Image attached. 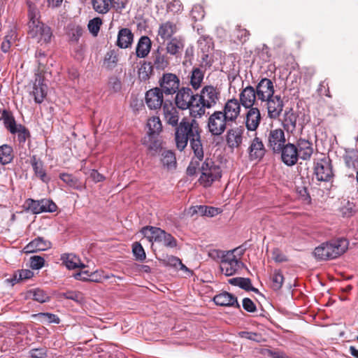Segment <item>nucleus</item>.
Masks as SVG:
<instances>
[{"mask_svg": "<svg viewBox=\"0 0 358 358\" xmlns=\"http://www.w3.org/2000/svg\"><path fill=\"white\" fill-rule=\"evenodd\" d=\"M201 132L202 130L197 121L194 119L190 121L187 117L182 119L180 124L175 131L177 149L183 151L189 141L190 148L194 152V157L187 169V174L189 176L196 173L200 162L203 159L204 152L201 141Z\"/></svg>", "mask_w": 358, "mask_h": 358, "instance_id": "obj_1", "label": "nucleus"}, {"mask_svg": "<svg viewBox=\"0 0 358 358\" xmlns=\"http://www.w3.org/2000/svg\"><path fill=\"white\" fill-rule=\"evenodd\" d=\"M348 244V241L344 238L332 239L316 247L313 254L317 261L335 259L345 252Z\"/></svg>", "mask_w": 358, "mask_h": 358, "instance_id": "obj_2", "label": "nucleus"}, {"mask_svg": "<svg viewBox=\"0 0 358 358\" xmlns=\"http://www.w3.org/2000/svg\"><path fill=\"white\" fill-rule=\"evenodd\" d=\"M176 105L181 110L189 109V115L193 117H201L205 113V109L199 106L202 99H198V94L193 91H176Z\"/></svg>", "mask_w": 358, "mask_h": 358, "instance_id": "obj_3", "label": "nucleus"}, {"mask_svg": "<svg viewBox=\"0 0 358 358\" xmlns=\"http://www.w3.org/2000/svg\"><path fill=\"white\" fill-rule=\"evenodd\" d=\"M140 232L147 238L150 242L162 243L164 246L169 248H176L178 245L177 240L169 233H167L161 228L145 226L143 227Z\"/></svg>", "mask_w": 358, "mask_h": 358, "instance_id": "obj_4", "label": "nucleus"}, {"mask_svg": "<svg viewBox=\"0 0 358 358\" xmlns=\"http://www.w3.org/2000/svg\"><path fill=\"white\" fill-rule=\"evenodd\" d=\"M199 170L201 176L199 182L204 187H210L214 182L222 178L221 167L210 158L204 160Z\"/></svg>", "mask_w": 358, "mask_h": 358, "instance_id": "obj_5", "label": "nucleus"}, {"mask_svg": "<svg viewBox=\"0 0 358 358\" xmlns=\"http://www.w3.org/2000/svg\"><path fill=\"white\" fill-rule=\"evenodd\" d=\"M28 34L32 38H36L37 42L41 44H47L50 43L53 36L51 28L43 23L41 21L28 22Z\"/></svg>", "mask_w": 358, "mask_h": 358, "instance_id": "obj_6", "label": "nucleus"}, {"mask_svg": "<svg viewBox=\"0 0 358 358\" xmlns=\"http://www.w3.org/2000/svg\"><path fill=\"white\" fill-rule=\"evenodd\" d=\"M314 174L317 180L320 182H332L334 177L331 161L324 157L314 162Z\"/></svg>", "mask_w": 358, "mask_h": 358, "instance_id": "obj_7", "label": "nucleus"}, {"mask_svg": "<svg viewBox=\"0 0 358 358\" xmlns=\"http://www.w3.org/2000/svg\"><path fill=\"white\" fill-rule=\"evenodd\" d=\"M227 117L223 115L222 111H215L208 120V128L213 136H220L222 134L227 127L231 125Z\"/></svg>", "mask_w": 358, "mask_h": 358, "instance_id": "obj_8", "label": "nucleus"}, {"mask_svg": "<svg viewBox=\"0 0 358 358\" xmlns=\"http://www.w3.org/2000/svg\"><path fill=\"white\" fill-rule=\"evenodd\" d=\"M287 143L285 130L280 128L271 129L267 135V146L276 154Z\"/></svg>", "mask_w": 358, "mask_h": 358, "instance_id": "obj_9", "label": "nucleus"}, {"mask_svg": "<svg viewBox=\"0 0 358 358\" xmlns=\"http://www.w3.org/2000/svg\"><path fill=\"white\" fill-rule=\"evenodd\" d=\"M268 92L266 99L268 115L269 117L275 119L279 117L283 108V101L280 94H275V91H264Z\"/></svg>", "mask_w": 358, "mask_h": 358, "instance_id": "obj_10", "label": "nucleus"}, {"mask_svg": "<svg viewBox=\"0 0 358 358\" xmlns=\"http://www.w3.org/2000/svg\"><path fill=\"white\" fill-rule=\"evenodd\" d=\"M276 154L280 155L281 161L287 166L296 164L299 159L296 143L287 142Z\"/></svg>", "mask_w": 358, "mask_h": 358, "instance_id": "obj_11", "label": "nucleus"}, {"mask_svg": "<svg viewBox=\"0 0 358 358\" xmlns=\"http://www.w3.org/2000/svg\"><path fill=\"white\" fill-rule=\"evenodd\" d=\"M176 91H146L145 99L148 107L150 110L160 108L164 103V93L166 94H175Z\"/></svg>", "mask_w": 358, "mask_h": 358, "instance_id": "obj_12", "label": "nucleus"}, {"mask_svg": "<svg viewBox=\"0 0 358 358\" xmlns=\"http://www.w3.org/2000/svg\"><path fill=\"white\" fill-rule=\"evenodd\" d=\"M151 59L152 61L148 63L151 64L153 69L157 71H164L170 64L167 53L164 52L161 46H158L157 49L152 52Z\"/></svg>", "mask_w": 358, "mask_h": 358, "instance_id": "obj_13", "label": "nucleus"}, {"mask_svg": "<svg viewBox=\"0 0 358 358\" xmlns=\"http://www.w3.org/2000/svg\"><path fill=\"white\" fill-rule=\"evenodd\" d=\"M160 88L155 87L151 90H190L189 87H182L180 88V79L174 73H164L159 80Z\"/></svg>", "mask_w": 358, "mask_h": 358, "instance_id": "obj_14", "label": "nucleus"}, {"mask_svg": "<svg viewBox=\"0 0 358 358\" xmlns=\"http://www.w3.org/2000/svg\"><path fill=\"white\" fill-rule=\"evenodd\" d=\"M243 264L241 261L236 259L233 254V251H231L229 254L227 255V257L222 259V262L220 264V269L225 275L231 276L236 273L240 269L241 265Z\"/></svg>", "mask_w": 358, "mask_h": 358, "instance_id": "obj_15", "label": "nucleus"}, {"mask_svg": "<svg viewBox=\"0 0 358 358\" xmlns=\"http://www.w3.org/2000/svg\"><path fill=\"white\" fill-rule=\"evenodd\" d=\"M244 128L242 126L229 129L226 134L225 139L227 146L234 150L241 146L243 141Z\"/></svg>", "mask_w": 358, "mask_h": 358, "instance_id": "obj_16", "label": "nucleus"}, {"mask_svg": "<svg viewBox=\"0 0 358 358\" xmlns=\"http://www.w3.org/2000/svg\"><path fill=\"white\" fill-rule=\"evenodd\" d=\"M266 152V149L262 139L255 136L248 148V155L250 161H261Z\"/></svg>", "mask_w": 358, "mask_h": 358, "instance_id": "obj_17", "label": "nucleus"}, {"mask_svg": "<svg viewBox=\"0 0 358 358\" xmlns=\"http://www.w3.org/2000/svg\"><path fill=\"white\" fill-rule=\"evenodd\" d=\"M163 112L166 122L173 127H176V130L180 124V122L178 124L179 113L178 109L171 101H165L163 105Z\"/></svg>", "mask_w": 358, "mask_h": 358, "instance_id": "obj_18", "label": "nucleus"}, {"mask_svg": "<svg viewBox=\"0 0 358 358\" xmlns=\"http://www.w3.org/2000/svg\"><path fill=\"white\" fill-rule=\"evenodd\" d=\"M298 155L299 159L303 161H308L310 159L313 154V143L306 138H299L296 141Z\"/></svg>", "mask_w": 358, "mask_h": 358, "instance_id": "obj_19", "label": "nucleus"}, {"mask_svg": "<svg viewBox=\"0 0 358 358\" xmlns=\"http://www.w3.org/2000/svg\"><path fill=\"white\" fill-rule=\"evenodd\" d=\"M241 110L240 103L236 99H229L224 106L223 115L231 123L236 122Z\"/></svg>", "mask_w": 358, "mask_h": 358, "instance_id": "obj_20", "label": "nucleus"}, {"mask_svg": "<svg viewBox=\"0 0 358 358\" xmlns=\"http://www.w3.org/2000/svg\"><path fill=\"white\" fill-rule=\"evenodd\" d=\"M256 94L259 99L262 101L265 99L264 91H241L240 94V105L241 104L245 108H253L256 100Z\"/></svg>", "mask_w": 358, "mask_h": 358, "instance_id": "obj_21", "label": "nucleus"}, {"mask_svg": "<svg viewBox=\"0 0 358 358\" xmlns=\"http://www.w3.org/2000/svg\"><path fill=\"white\" fill-rule=\"evenodd\" d=\"M142 144L147 147L152 157L163 150L162 141L159 138V136L146 135L142 140Z\"/></svg>", "mask_w": 358, "mask_h": 358, "instance_id": "obj_22", "label": "nucleus"}, {"mask_svg": "<svg viewBox=\"0 0 358 358\" xmlns=\"http://www.w3.org/2000/svg\"><path fill=\"white\" fill-rule=\"evenodd\" d=\"M214 303L220 306H231L240 308L237 298L227 292H222L213 297Z\"/></svg>", "mask_w": 358, "mask_h": 358, "instance_id": "obj_23", "label": "nucleus"}, {"mask_svg": "<svg viewBox=\"0 0 358 358\" xmlns=\"http://www.w3.org/2000/svg\"><path fill=\"white\" fill-rule=\"evenodd\" d=\"M52 247L50 241L45 239L43 237H37L29 242L24 248L25 252L34 253L38 251H45Z\"/></svg>", "mask_w": 358, "mask_h": 358, "instance_id": "obj_24", "label": "nucleus"}, {"mask_svg": "<svg viewBox=\"0 0 358 358\" xmlns=\"http://www.w3.org/2000/svg\"><path fill=\"white\" fill-rule=\"evenodd\" d=\"M30 163L34 172V175L43 182L48 183L50 178L47 176L43 162L41 159L37 158L36 155H32L31 157Z\"/></svg>", "mask_w": 358, "mask_h": 358, "instance_id": "obj_25", "label": "nucleus"}, {"mask_svg": "<svg viewBox=\"0 0 358 358\" xmlns=\"http://www.w3.org/2000/svg\"><path fill=\"white\" fill-rule=\"evenodd\" d=\"M261 121V114L257 108H250L245 117V127L249 131H255Z\"/></svg>", "mask_w": 358, "mask_h": 358, "instance_id": "obj_26", "label": "nucleus"}, {"mask_svg": "<svg viewBox=\"0 0 358 358\" xmlns=\"http://www.w3.org/2000/svg\"><path fill=\"white\" fill-rule=\"evenodd\" d=\"M298 115L292 108L289 110H285L282 121V124L284 130L287 133L293 134L296 129Z\"/></svg>", "mask_w": 358, "mask_h": 358, "instance_id": "obj_27", "label": "nucleus"}, {"mask_svg": "<svg viewBox=\"0 0 358 358\" xmlns=\"http://www.w3.org/2000/svg\"><path fill=\"white\" fill-rule=\"evenodd\" d=\"M200 96L198 95V99H202L201 102H199V106L209 108L214 106L219 99V91H200Z\"/></svg>", "mask_w": 358, "mask_h": 358, "instance_id": "obj_28", "label": "nucleus"}, {"mask_svg": "<svg viewBox=\"0 0 358 358\" xmlns=\"http://www.w3.org/2000/svg\"><path fill=\"white\" fill-rule=\"evenodd\" d=\"M134 41V34L129 28H122L119 30L117 46L120 48L125 49L130 47Z\"/></svg>", "mask_w": 358, "mask_h": 358, "instance_id": "obj_29", "label": "nucleus"}, {"mask_svg": "<svg viewBox=\"0 0 358 358\" xmlns=\"http://www.w3.org/2000/svg\"><path fill=\"white\" fill-rule=\"evenodd\" d=\"M178 31V27L176 23L167 21L159 25L158 29V36L164 42L166 40H170L173 36Z\"/></svg>", "mask_w": 358, "mask_h": 358, "instance_id": "obj_30", "label": "nucleus"}, {"mask_svg": "<svg viewBox=\"0 0 358 358\" xmlns=\"http://www.w3.org/2000/svg\"><path fill=\"white\" fill-rule=\"evenodd\" d=\"M152 42L147 36H141L136 45V54L139 58H145L150 52Z\"/></svg>", "mask_w": 358, "mask_h": 358, "instance_id": "obj_31", "label": "nucleus"}, {"mask_svg": "<svg viewBox=\"0 0 358 358\" xmlns=\"http://www.w3.org/2000/svg\"><path fill=\"white\" fill-rule=\"evenodd\" d=\"M185 46L184 40L180 37H173L169 40L166 46V53L178 56Z\"/></svg>", "mask_w": 358, "mask_h": 358, "instance_id": "obj_32", "label": "nucleus"}, {"mask_svg": "<svg viewBox=\"0 0 358 358\" xmlns=\"http://www.w3.org/2000/svg\"><path fill=\"white\" fill-rule=\"evenodd\" d=\"M59 178L62 180L69 188L81 191L83 189V182L79 178L71 173H61Z\"/></svg>", "mask_w": 358, "mask_h": 358, "instance_id": "obj_33", "label": "nucleus"}, {"mask_svg": "<svg viewBox=\"0 0 358 358\" xmlns=\"http://www.w3.org/2000/svg\"><path fill=\"white\" fill-rule=\"evenodd\" d=\"M14 157V151L11 145L8 144L0 145V164H10L13 161Z\"/></svg>", "mask_w": 358, "mask_h": 358, "instance_id": "obj_34", "label": "nucleus"}, {"mask_svg": "<svg viewBox=\"0 0 358 358\" xmlns=\"http://www.w3.org/2000/svg\"><path fill=\"white\" fill-rule=\"evenodd\" d=\"M161 162L168 169L176 167V157L174 152L169 150H163L161 152Z\"/></svg>", "mask_w": 358, "mask_h": 358, "instance_id": "obj_35", "label": "nucleus"}, {"mask_svg": "<svg viewBox=\"0 0 358 358\" xmlns=\"http://www.w3.org/2000/svg\"><path fill=\"white\" fill-rule=\"evenodd\" d=\"M27 296L41 303L50 301V296L48 294L40 288L29 289L27 292Z\"/></svg>", "mask_w": 358, "mask_h": 358, "instance_id": "obj_36", "label": "nucleus"}, {"mask_svg": "<svg viewBox=\"0 0 358 358\" xmlns=\"http://www.w3.org/2000/svg\"><path fill=\"white\" fill-rule=\"evenodd\" d=\"M1 119L3 120L5 127L8 129L11 134H15L17 132L18 125L16 124L15 120L10 111L3 110Z\"/></svg>", "mask_w": 358, "mask_h": 358, "instance_id": "obj_37", "label": "nucleus"}, {"mask_svg": "<svg viewBox=\"0 0 358 358\" xmlns=\"http://www.w3.org/2000/svg\"><path fill=\"white\" fill-rule=\"evenodd\" d=\"M61 260L69 269L84 268L85 266V264L81 263L80 259L75 255L63 254L61 256Z\"/></svg>", "mask_w": 358, "mask_h": 358, "instance_id": "obj_38", "label": "nucleus"}, {"mask_svg": "<svg viewBox=\"0 0 358 358\" xmlns=\"http://www.w3.org/2000/svg\"><path fill=\"white\" fill-rule=\"evenodd\" d=\"M222 210L219 208L208 206H196L193 208V213H198L201 216L213 217L220 214Z\"/></svg>", "mask_w": 358, "mask_h": 358, "instance_id": "obj_39", "label": "nucleus"}, {"mask_svg": "<svg viewBox=\"0 0 358 358\" xmlns=\"http://www.w3.org/2000/svg\"><path fill=\"white\" fill-rule=\"evenodd\" d=\"M345 164L347 167L358 169V151L354 149L345 151L343 155Z\"/></svg>", "mask_w": 358, "mask_h": 358, "instance_id": "obj_40", "label": "nucleus"}, {"mask_svg": "<svg viewBox=\"0 0 358 358\" xmlns=\"http://www.w3.org/2000/svg\"><path fill=\"white\" fill-rule=\"evenodd\" d=\"M148 131L146 135L159 136L162 130V124L159 117H152L148 119L147 122Z\"/></svg>", "mask_w": 358, "mask_h": 358, "instance_id": "obj_41", "label": "nucleus"}, {"mask_svg": "<svg viewBox=\"0 0 358 358\" xmlns=\"http://www.w3.org/2000/svg\"><path fill=\"white\" fill-rule=\"evenodd\" d=\"M198 46L203 54V60L207 59L208 55L206 52H208L210 49L213 48L212 38L208 36H201L198 40Z\"/></svg>", "mask_w": 358, "mask_h": 358, "instance_id": "obj_42", "label": "nucleus"}, {"mask_svg": "<svg viewBox=\"0 0 358 358\" xmlns=\"http://www.w3.org/2000/svg\"><path fill=\"white\" fill-rule=\"evenodd\" d=\"M203 72L199 68H194L190 76V85L194 90H198L203 80Z\"/></svg>", "mask_w": 358, "mask_h": 358, "instance_id": "obj_43", "label": "nucleus"}, {"mask_svg": "<svg viewBox=\"0 0 358 358\" xmlns=\"http://www.w3.org/2000/svg\"><path fill=\"white\" fill-rule=\"evenodd\" d=\"M93 9L100 13H107L111 6V0H92Z\"/></svg>", "mask_w": 358, "mask_h": 358, "instance_id": "obj_44", "label": "nucleus"}, {"mask_svg": "<svg viewBox=\"0 0 358 358\" xmlns=\"http://www.w3.org/2000/svg\"><path fill=\"white\" fill-rule=\"evenodd\" d=\"M27 5L28 6V22H40L41 13L37 6L30 0L27 1Z\"/></svg>", "mask_w": 358, "mask_h": 358, "instance_id": "obj_45", "label": "nucleus"}, {"mask_svg": "<svg viewBox=\"0 0 358 358\" xmlns=\"http://www.w3.org/2000/svg\"><path fill=\"white\" fill-rule=\"evenodd\" d=\"M271 287L273 290L278 291L281 289L284 276L280 270H275L271 275Z\"/></svg>", "mask_w": 358, "mask_h": 358, "instance_id": "obj_46", "label": "nucleus"}, {"mask_svg": "<svg viewBox=\"0 0 358 358\" xmlns=\"http://www.w3.org/2000/svg\"><path fill=\"white\" fill-rule=\"evenodd\" d=\"M57 206L51 199H43L40 200V213H54L57 210Z\"/></svg>", "mask_w": 358, "mask_h": 358, "instance_id": "obj_47", "label": "nucleus"}, {"mask_svg": "<svg viewBox=\"0 0 358 358\" xmlns=\"http://www.w3.org/2000/svg\"><path fill=\"white\" fill-rule=\"evenodd\" d=\"M49 80L45 77L44 73H38L35 74V79L33 84V90H45L48 88Z\"/></svg>", "mask_w": 358, "mask_h": 358, "instance_id": "obj_48", "label": "nucleus"}, {"mask_svg": "<svg viewBox=\"0 0 358 358\" xmlns=\"http://www.w3.org/2000/svg\"><path fill=\"white\" fill-rule=\"evenodd\" d=\"M24 210L31 212L33 214L40 213V200H34L33 199H27L24 204Z\"/></svg>", "mask_w": 358, "mask_h": 358, "instance_id": "obj_49", "label": "nucleus"}, {"mask_svg": "<svg viewBox=\"0 0 358 358\" xmlns=\"http://www.w3.org/2000/svg\"><path fill=\"white\" fill-rule=\"evenodd\" d=\"M117 61L118 55L115 50H111L106 53L104 64L108 69H113L117 65Z\"/></svg>", "mask_w": 358, "mask_h": 358, "instance_id": "obj_50", "label": "nucleus"}, {"mask_svg": "<svg viewBox=\"0 0 358 358\" xmlns=\"http://www.w3.org/2000/svg\"><path fill=\"white\" fill-rule=\"evenodd\" d=\"M17 139L20 146L23 147L26 141L30 138L31 134L27 128L24 125L18 124Z\"/></svg>", "mask_w": 358, "mask_h": 358, "instance_id": "obj_51", "label": "nucleus"}, {"mask_svg": "<svg viewBox=\"0 0 358 358\" xmlns=\"http://www.w3.org/2000/svg\"><path fill=\"white\" fill-rule=\"evenodd\" d=\"M34 317L41 319V322L47 321L48 323L59 324L60 319L57 315L50 313H39L32 315Z\"/></svg>", "mask_w": 358, "mask_h": 358, "instance_id": "obj_52", "label": "nucleus"}, {"mask_svg": "<svg viewBox=\"0 0 358 358\" xmlns=\"http://www.w3.org/2000/svg\"><path fill=\"white\" fill-rule=\"evenodd\" d=\"M132 252L136 260L143 262L146 258L145 250L142 245L138 242H135L132 245Z\"/></svg>", "mask_w": 358, "mask_h": 358, "instance_id": "obj_53", "label": "nucleus"}, {"mask_svg": "<svg viewBox=\"0 0 358 358\" xmlns=\"http://www.w3.org/2000/svg\"><path fill=\"white\" fill-rule=\"evenodd\" d=\"M228 282L232 285L238 286L247 291L249 285H250L251 280L248 278L236 277L229 279Z\"/></svg>", "mask_w": 358, "mask_h": 358, "instance_id": "obj_54", "label": "nucleus"}, {"mask_svg": "<svg viewBox=\"0 0 358 358\" xmlns=\"http://www.w3.org/2000/svg\"><path fill=\"white\" fill-rule=\"evenodd\" d=\"M153 71L151 64L149 63L145 62L138 71V78L141 80L146 81L150 78V76L151 75Z\"/></svg>", "mask_w": 358, "mask_h": 358, "instance_id": "obj_55", "label": "nucleus"}, {"mask_svg": "<svg viewBox=\"0 0 358 358\" xmlns=\"http://www.w3.org/2000/svg\"><path fill=\"white\" fill-rule=\"evenodd\" d=\"M102 24V20L99 17H94L89 21L87 24L90 32L94 36H96L99 32L101 25Z\"/></svg>", "mask_w": 358, "mask_h": 358, "instance_id": "obj_56", "label": "nucleus"}, {"mask_svg": "<svg viewBox=\"0 0 358 358\" xmlns=\"http://www.w3.org/2000/svg\"><path fill=\"white\" fill-rule=\"evenodd\" d=\"M62 296L64 298L73 300L79 304L82 303L84 300L83 294L77 291H67L63 293Z\"/></svg>", "mask_w": 358, "mask_h": 358, "instance_id": "obj_57", "label": "nucleus"}, {"mask_svg": "<svg viewBox=\"0 0 358 358\" xmlns=\"http://www.w3.org/2000/svg\"><path fill=\"white\" fill-rule=\"evenodd\" d=\"M83 29L80 25L73 26L69 31V36L70 41L72 42L77 43L80 36L83 35Z\"/></svg>", "mask_w": 358, "mask_h": 358, "instance_id": "obj_58", "label": "nucleus"}, {"mask_svg": "<svg viewBox=\"0 0 358 358\" xmlns=\"http://www.w3.org/2000/svg\"><path fill=\"white\" fill-rule=\"evenodd\" d=\"M231 251L224 252L220 250L212 249L208 251V256L214 259V260H221V263L222 262V259L227 257V255L229 254Z\"/></svg>", "mask_w": 358, "mask_h": 358, "instance_id": "obj_59", "label": "nucleus"}, {"mask_svg": "<svg viewBox=\"0 0 358 358\" xmlns=\"http://www.w3.org/2000/svg\"><path fill=\"white\" fill-rule=\"evenodd\" d=\"M182 10V4L180 0H173L166 5L167 12L178 13Z\"/></svg>", "mask_w": 358, "mask_h": 358, "instance_id": "obj_60", "label": "nucleus"}, {"mask_svg": "<svg viewBox=\"0 0 358 358\" xmlns=\"http://www.w3.org/2000/svg\"><path fill=\"white\" fill-rule=\"evenodd\" d=\"M45 259L43 257L34 255L30 258V266L31 268L38 270L44 266Z\"/></svg>", "mask_w": 358, "mask_h": 358, "instance_id": "obj_61", "label": "nucleus"}, {"mask_svg": "<svg viewBox=\"0 0 358 358\" xmlns=\"http://www.w3.org/2000/svg\"><path fill=\"white\" fill-rule=\"evenodd\" d=\"M229 90H236L237 88L241 90L243 87V82L240 76H232L231 78L229 77Z\"/></svg>", "mask_w": 358, "mask_h": 358, "instance_id": "obj_62", "label": "nucleus"}, {"mask_svg": "<svg viewBox=\"0 0 358 358\" xmlns=\"http://www.w3.org/2000/svg\"><path fill=\"white\" fill-rule=\"evenodd\" d=\"M257 56L263 62H269L271 57L269 48L266 45H263L262 49L258 52Z\"/></svg>", "mask_w": 358, "mask_h": 358, "instance_id": "obj_63", "label": "nucleus"}, {"mask_svg": "<svg viewBox=\"0 0 358 358\" xmlns=\"http://www.w3.org/2000/svg\"><path fill=\"white\" fill-rule=\"evenodd\" d=\"M163 264L165 266L178 268V264H181V260L176 256L167 255L166 257L163 259Z\"/></svg>", "mask_w": 358, "mask_h": 358, "instance_id": "obj_64", "label": "nucleus"}]
</instances>
